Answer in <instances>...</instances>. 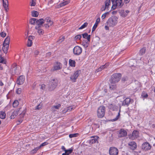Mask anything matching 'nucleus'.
<instances>
[{
  "mask_svg": "<svg viewBox=\"0 0 155 155\" xmlns=\"http://www.w3.org/2000/svg\"><path fill=\"white\" fill-rule=\"evenodd\" d=\"M81 38V36L80 35H78L74 37V39L77 40H80Z\"/></svg>",
  "mask_w": 155,
  "mask_h": 155,
  "instance_id": "37998d69",
  "label": "nucleus"
},
{
  "mask_svg": "<svg viewBox=\"0 0 155 155\" xmlns=\"http://www.w3.org/2000/svg\"><path fill=\"white\" fill-rule=\"evenodd\" d=\"M142 148L144 151H146L150 150L151 146L148 142H145L142 144Z\"/></svg>",
  "mask_w": 155,
  "mask_h": 155,
  "instance_id": "9d476101",
  "label": "nucleus"
},
{
  "mask_svg": "<svg viewBox=\"0 0 155 155\" xmlns=\"http://www.w3.org/2000/svg\"><path fill=\"white\" fill-rule=\"evenodd\" d=\"M10 41V38L9 36H7L4 41L3 45L9 46Z\"/></svg>",
  "mask_w": 155,
  "mask_h": 155,
  "instance_id": "412c9836",
  "label": "nucleus"
},
{
  "mask_svg": "<svg viewBox=\"0 0 155 155\" xmlns=\"http://www.w3.org/2000/svg\"><path fill=\"white\" fill-rule=\"evenodd\" d=\"M68 4V1H66L60 3L59 5L60 7L64 6Z\"/></svg>",
  "mask_w": 155,
  "mask_h": 155,
  "instance_id": "ea45409f",
  "label": "nucleus"
},
{
  "mask_svg": "<svg viewBox=\"0 0 155 155\" xmlns=\"http://www.w3.org/2000/svg\"><path fill=\"white\" fill-rule=\"evenodd\" d=\"M75 108V107L74 105L68 107V111H71L74 110Z\"/></svg>",
  "mask_w": 155,
  "mask_h": 155,
  "instance_id": "a18cd8bd",
  "label": "nucleus"
},
{
  "mask_svg": "<svg viewBox=\"0 0 155 155\" xmlns=\"http://www.w3.org/2000/svg\"><path fill=\"white\" fill-rule=\"evenodd\" d=\"M109 65V63H107L101 66L100 67L101 68V69L102 70L104 69L105 68H107Z\"/></svg>",
  "mask_w": 155,
  "mask_h": 155,
  "instance_id": "58836bf2",
  "label": "nucleus"
},
{
  "mask_svg": "<svg viewBox=\"0 0 155 155\" xmlns=\"http://www.w3.org/2000/svg\"><path fill=\"white\" fill-rule=\"evenodd\" d=\"M141 96L144 98H147L148 97V94L145 92H143L142 93Z\"/></svg>",
  "mask_w": 155,
  "mask_h": 155,
  "instance_id": "c03bdc74",
  "label": "nucleus"
},
{
  "mask_svg": "<svg viewBox=\"0 0 155 155\" xmlns=\"http://www.w3.org/2000/svg\"><path fill=\"white\" fill-rule=\"evenodd\" d=\"M106 9L107 10V8H105V7L104 6H103L101 8V10L102 11H105Z\"/></svg>",
  "mask_w": 155,
  "mask_h": 155,
  "instance_id": "bf43d9fd",
  "label": "nucleus"
},
{
  "mask_svg": "<svg viewBox=\"0 0 155 155\" xmlns=\"http://www.w3.org/2000/svg\"><path fill=\"white\" fill-rule=\"evenodd\" d=\"M110 108L113 110H114L116 108V106L115 105H113L112 104H111L109 105Z\"/></svg>",
  "mask_w": 155,
  "mask_h": 155,
  "instance_id": "4c0bfd02",
  "label": "nucleus"
},
{
  "mask_svg": "<svg viewBox=\"0 0 155 155\" xmlns=\"http://www.w3.org/2000/svg\"><path fill=\"white\" fill-rule=\"evenodd\" d=\"M82 51V49L79 46H76L74 47L73 49V52L75 55H80Z\"/></svg>",
  "mask_w": 155,
  "mask_h": 155,
  "instance_id": "20e7f679",
  "label": "nucleus"
},
{
  "mask_svg": "<svg viewBox=\"0 0 155 155\" xmlns=\"http://www.w3.org/2000/svg\"><path fill=\"white\" fill-rule=\"evenodd\" d=\"M6 62L5 59L4 58L1 56H0V63L5 64Z\"/></svg>",
  "mask_w": 155,
  "mask_h": 155,
  "instance_id": "a19ab883",
  "label": "nucleus"
},
{
  "mask_svg": "<svg viewBox=\"0 0 155 155\" xmlns=\"http://www.w3.org/2000/svg\"><path fill=\"white\" fill-rule=\"evenodd\" d=\"M48 144V143L46 142H45L42 143L40 146L41 147L43 146L47 145Z\"/></svg>",
  "mask_w": 155,
  "mask_h": 155,
  "instance_id": "864d4df0",
  "label": "nucleus"
},
{
  "mask_svg": "<svg viewBox=\"0 0 155 155\" xmlns=\"http://www.w3.org/2000/svg\"><path fill=\"white\" fill-rule=\"evenodd\" d=\"M10 72L12 74L14 75L18 72L17 66L16 64H13L10 70Z\"/></svg>",
  "mask_w": 155,
  "mask_h": 155,
  "instance_id": "1a4fd4ad",
  "label": "nucleus"
},
{
  "mask_svg": "<svg viewBox=\"0 0 155 155\" xmlns=\"http://www.w3.org/2000/svg\"><path fill=\"white\" fill-rule=\"evenodd\" d=\"M65 38L64 37V36H60L58 40L57 41V42L58 43H60L62 42L64 40Z\"/></svg>",
  "mask_w": 155,
  "mask_h": 155,
  "instance_id": "473e14b6",
  "label": "nucleus"
},
{
  "mask_svg": "<svg viewBox=\"0 0 155 155\" xmlns=\"http://www.w3.org/2000/svg\"><path fill=\"white\" fill-rule=\"evenodd\" d=\"M112 86H113V87H112L111 86H110V89H115L116 88V85H112Z\"/></svg>",
  "mask_w": 155,
  "mask_h": 155,
  "instance_id": "338daca9",
  "label": "nucleus"
},
{
  "mask_svg": "<svg viewBox=\"0 0 155 155\" xmlns=\"http://www.w3.org/2000/svg\"><path fill=\"white\" fill-rule=\"evenodd\" d=\"M45 85L44 84H42L41 85V88L43 90L45 89Z\"/></svg>",
  "mask_w": 155,
  "mask_h": 155,
  "instance_id": "4d7b16f0",
  "label": "nucleus"
},
{
  "mask_svg": "<svg viewBox=\"0 0 155 155\" xmlns=\"http://www.w3.org/2000/svg\"><path fill=\"white\" fill-rule=\"evenodd\" d=\"M105 107L103 106H100L98 109L97 115L99 118H102L104 116L105 112Z\"/></svg>",
  "mask_w": 155,
  "mask_h": 155,
  "instance_id": "7ed1b4c3",
  "label": "nucleus"
},
{
  "mask_svg": "<svg viewBox=\"0 0 155 155\" xmlns=\"http://www.w3.org/2000/svg\"><path fill=\"white\" fill-rule=\"evenodd\" d=\"M127 79V78L126 77H123L122 79V80L123 81H126Z\"/></svg>",
  "mask_w": 155,
  "mask_h": 155,
  "instance_id": "69168bd1",
  "label": "nucleus"
},
{
  "mask_svg": "<svg viewBox=\"0 0 155 155\" xmlns=\"http://www.w3.org/2000/svg\"><path fill=\"white\" fill-rule=\"evenodd\" d=\"M45 20L43 18L40 19L39 20L37 19V25L38 26H40L44 22Z\"/></svg>",
  "mask_w": 155,
  "mask_h": 155,
  "instance_id": "bb28decb",
  "label": "nucleus"
},
{
  "mask_svg": "<svg viewBox=\"0 0 155 155\" xmlns=\"http://www.w3.org/2000/svg\"><path fill=\"white\" fill-rule=\"evenodd\" d=\"M146 51V47H143L140 50L139 52V54L141 55L144 54L145 53Z\"/></svg>",
  "mask_w": 155,
  "mask_h": 155,
  "instance_id": "c756f323",
  "label": "nucleus"
},
{
  "mask_svg": "<svg viewBox=\"0 0 155 155\" xmlns=\"http://www.w3.org/2000/svg\"><path fill=\"white\" fill-rule=\"evenodd\" d=\"M127 131L124 129H121L118 131V136L122 137L127 136Z\"/></svg>",
  "mask_w": 155,
  "mask_h": 155,
  "instance_id": "ddd939ff",
  "label": "nucleus"
},
{
  "mask_svg": "<svg viewBox=\"0 0 155 155\" xmlns=\"http://www.w3.org/2000/svg\"><path fill=\"white\" fill-rule=\"evenodd\" d=\"M42 103H40L35 108L36 110H40L41 109L42 107Z\"/></svg>",
  "mask_w": 155,
  "mask_h": 155,
  "instance_id": "e433bc0d",
  "label": "nucleus"
},
{
  "mask_svg": "<svg viewBox=\"0 0 155 155\" xmlns=\"http://www.w3.org/2000/svg\"><path fill=\"white\" fill-rule=\"evenodd\" d=\"M118 22V18L115 16H113L109 18L107 21V25L110 27L115 26Z\"/></svg>",
  "mask_w": 155,
  "mask_h": 155,
  "instance_id": "f257e3e1",
  "label": "nucleus"
},
{
  "mask_svg": "<svg viewBox=\"0 0 155 155\" xmlns=\"http://www.w3.org/2000/svg\"><path fill=\"white\" fill-rule=\"evenodd\" d=\"M31 152V154H34V153H36V152H37V151H36V150H35V149H34L32 150Z\"/></svg>",
  "mask_w": 155,
  "mask_h": 155,
  "instance_id": "0e129e2a",
  "label": "nucleus"
},
{
  "mask_svg": "<svg viewBox=\"0 0 155 155\" xmlns=\"http://www.w3.org/2000/svg\"><path fill=\"white\" fill-rule=\"evenodd\" d=\"M78 134H70L69 136V137L71 138L72 137H77L78 136Z\"/></svg>",
  "mask_w": 155,
  "mask_h": 155,
  "instance_id": "79ce46f5",
  "label": "nucleus"
},
{
  "mask_svg": "<svg viewBox=\"0 0 155 155\" xmlns=\"http://www.w3.org/2000/svg\"><path fill=\"white\" fill-rule=\"evenodd\" d=\"M61 106L60 104H58L57 105H54L51 107V109L52 111H55L56 110L59 109Z\"/></svg>",
  "mask_w": 155,
  "mask_h": 155,
  "instance_id": "b1692460",
  "label": "nucleus"
},
{
  "mask_svg": "<svg viewBox=\"0 0 155 155\" xmlns=\"http://www.w3.org/2000/svg\"><path fill=\"white\" fill-rule=\"evenodd\" d=\"M35 29L37 31V32L39 35H43L44 32V30L41 28L40 26H36Z\"/></svg>",
  "mask_w": 155,
  "mask_h": 155,
  "instance_id": "a211bd4d",
  "label": "nucleus"
},
{
  "mask_svg": "<svg viewBox=\"0 0 155 155\" xmlns=\"http://www.w3.org/2000/svg\"><path fill=\"white\" fill-rule=\"evenodd\" d=\"M119 151L118 149L115 147H110L109 150V153L110 155H117Z\"/></svg>",
  "mask_w": 155,
  "mask_h": 155,
  "instance_id": "423d86ee",
  "label": "nucleus"
},
{
  "mask_svg": "<svg viewBox=\"0 0 155 155\" xmlns=\"http://www.w3.org/2000/svg\"><path fill=\"white\" fill-rule=\"evenodd\" d=\"M120 111H121L120 107L117 115L116 117L115 118L111 120L112 121H113V122L115 121H117V120H118V119L120 117Z\"/></svg>",
  "mask_w": 155,
  "mask_h": 155,
  "instance_id": "cd10ccee",
  "label": "nucleus"
},
{
  "mask_svg": "<svg viewBox=\"0 0 155 155\" xmlns=\"http://www.w3.org/2000/svg\"><path fill=\"white\" fill-rule=\"evenodd\" d=\"M51 18L49 17H47L45 18V21L47 23H48L50 21H51Z\"/></svg>",
  "mask_w": 155,
  "mask_h": 155,
  "instance_id": "de8ad7c7",
  "label": "nucleus"
},
{
  "mask_svg": "<svg viewBox=\"0 0 155 155\" xmlns=\"http://www.w3.org/2000/svg\"><path fill=\"white\" fill-rule=\"evenodd\" d=\"M21 89L20 88H18L16 91V93L18 94H20L21 92Z\"/></svg>",
  "mask_w": 155,
  "mask_h": 155,
  "instance_id": "49530a36",
  "label": "nucleus"
},
{
  "mask_svg": "<svg viewBox=\"0 0 155 155\" xmlns=\"http://www.w3.org/2000/svg\"><path fill=\"white\" fill-rule=\"evenodd\" d=\"M31 15L33 17H37L38 15V13L37 11H33L31 12Z\"/></svg>",
  "mask_w": 155,
  "mask_h": 155,
  "instance_id": "2f4dec72",
  "label": "nucleus"
},
{
  "mask_svg": "<svg viewBox=\"0 0 155 155\" xmlns=\"http://www.w3.org/2000/svg\"><path fill=\"white\" fill-rule=\"evenodd\" d=\"M35 37L33 36H29L28 37V40L29 41H32L33 40L35 39Z\"/></svg>",
  "mask_w": 155,
  "mask_h": 155,
  "instance_id": "09e8293b",
  "label": "nucleus"
},
{
  "mask_svg": "<svg viewBox=\"0 0 155 155\" xmlns=\"http://www.w3.org/2000/svg\"><path fill=\"white\" fill-rule=\"evenodd\" d=\"M131 99L129 98H126L123 101L122 103V105L123 106H128L130 104V102Z\"/></svg>",
  "mask_w": 155,
  "mask_h": 155,
  "instance_id": "6ab92c4d",
  "label": "nucleus"
},
{
  "mask_svg": "<svg viewBox=\"0 0 155 155\" xmlns=\"http://www.w3.org/2000/svg\"><path fill=\"white\" fill-rule=\"evenodd\" d=\"M128 145L130 146V149L132 150H135L137 147L136 143L134 141L130 142L128 143Z\"/></svg>",
  "mask_w": 155,
  "mask_h": 155,
  "instance_id": "dca6fc26",
  "label": "nucleus"
},
{
  "mask_svg": "<svg viewBox=\"0 0 155 155\" xmlns=\"http://www.w3.org/2000/svg\"><path fill=\"white\" fill-rule=\"evenodd\" d=\"M129 12L130 11L129 10H127L125 11L124 10H120L119 13L121 16L124 18L128 15Z\"/></svg>",
  "mask_w": 155,
  "mask_h": 155,
  "instance_id": "2eb2a0df",
  "label": "nucleus"
},
{
  "mask_svg": "<svg viewBox=\"0 0 155 155\" xmlns=\"http://www.w3.org/2000/svg\"><path fill=\"white\" fill-rule=\"evenodd\" d=\"M61 149L63 150L64 151H65L66 152H68V150L65 149V148L64 146H62L61 147Z\"/></svg>",
  "mask_w": 155,
  "mask_h": 155,
  "instance_id": "680f3d73",
  "label": "nucleus"
},
{
  "mask_svg": "<svg viewBox=\"0 0 155 155\" xmlns=\"http://www.w3.org/2000/svg\"><path fill=\"white\" fill-rule=\"evenodd\" d=\"M79 75V71H76L70 77V79L73 82L76 81V79Z\"/></svg>",
  "mask_w": 155,
  "mask_h": 155,
  "instance_id": "f8f14e48",
  "label": "nucleus"
},
{
  "mask_svg": "<svg viewBox=\"0 0 155 155\" xmlns=\"http://www.w3.org/2000/svg\"><path fill=\"white\" fill-rule=\"evenodd\" d=\"M6 33L3 31L0 34V35H1V36L3 38L5 37L6 36Z\"/></svg>",
  "mask_w": 155,
  "mask_h": 155,
  "instance_id": "3c124183",
  "label": "nucleus"
},
{
  "mask_svg": "<svg viewBox=\"0 0 155 155\" xmlns=\"http://www.w3.org/2000/svg\"><path fill=\"white\" fill-rule=\"evenodd\" d=\"M3 6L6 12H7L8 10V0H2Z\"/></svg>",
  "mask_w": 155,
  "mask_h": 155,
  "instance_id": "f3484780",
  "label": "nucleus"
},
{
  "mask_svg": "<svg viewBox=\"0 0 155 155\" xmlns=\"http://www.w3.org/2000/svg\"><path fill=\"white\" fill-rule=\"evenodd\" d=\"M41 148V147H40V146H39L37 147H36V148H35L34 149H35V150L37 152V151L39 149Z\"/></svg>",
  "mask_w": 155,
  "mask_h": 155,
  "instance_id": "774afa93",
  "label": "nucleus"
},
{
  "mask_svg": "<svg viewBox=\"0 0 155 155\" xmlns=\"http://www.w3.org/2000/svg\"><path fill=\"white\" fill-rule=\"evenodd\" d=\"M25 81V77L24 75H21L17 78L16 83L18 85H21L23 84Z\"/></svg>",
  "mask_w": 155,
  "mask_h": 155,
  "instance_id": "9b49d317",
  "label": "nucleus"
},
{
  "mask_svg": "<svg viewBox=\"0 0 155 155\" xmlns=\"http://www.w3.org/2000/svg\"><path fill=\"white\" fill-rule=\"evenodd\" d=\"M91 139L88 140V143L90 144H92L95 143L99 139V137L97 136H93L91 137Z\"/></svg>",
  "mask_w": 155,
  "mask_h": 155,
  "instance_id": "4468645a",
  "label": "nucleus"
},
{
  "mask_svg": "<svg viewBox=\"0 0 155 155\" xmlns=\"http://www.w3.org/2000/svg\"><path fill=\"white\" fill-rule=\"evenodd\" d=\"M139 132L137 130L133 131L132 133L130 134L129 136V139L132 140H134L136 139L138 136Z\"/></svg>",
  "mask_w": 155,
  "mask_h": 155,
  "instance_id": "0eeeda50",
  "label": "nucleus"
},
{
  "mask_svg": "<svg viewBox=\"0 0 155 155\" xmlns=\"http://www.w3.org/2000/svg\"><path fill=\"white\" fill-rule=\"evenodd\" d=\"M8 47L9 46L8 45H3L2 49L3 51L6 54L7 53L8 49Z\"/></svg>",
  "mask_w": 155,
  "mask_h": 155,
  "instance_id": "a878e982",
  "label": "nucleus"
},
{
  "mask_svg": "<svg viewBox=\"0 0 155 155\" xmlns=\"http://www.w3.org/2000/svg\"><path fill=\"white\" fill-rule=\"evenodd\" d=\"M82 45L85 48H87L89 44L87 42L83 41L82 42Z\"/></svg>",
  "mask_w": 155,
  "mask_h": 155,
  "instance_id": "c9c22d12",
  "label": "nucleus"
},
{
  "mask_svg": "<svg viewBox=\"0 0 155 155\" xmlns=\"http://www.w3.org/2000/svg\"><path fill=\"white\" fill-rule=\"evenodd\" d=\"M58 80L56 79H52L51 81V84L49 87L50 91L53 90L54 88H56L58 85Z\"/></svg>",
  "mask_w": 155,
  "mask_h": 155,
  "instance_id": "39448f33",
  "label": "nucleus"
},
{
  "mask_svg": "<svg viewBox=\"0 0 155 155\" xmlns=\"http://www.w3.org/2000/svg\"><path fill=\"white\" fill-rule=\"evenodd\" d=\"M83 38H84L86 39L88 41H90L91 35H88L87 33H85L82 35Z\"/></svg>",
  "mask_w": 155,
  "mask_h": 155,
  "instance_id": "393cba45",
  "label": "nucleus"
},
{
  "mask_svg": "<svg viewBox=\"0 0 155 155\" xmlns=\"http://www.w3.org/2000/svg\"><path fill=\"white\" fill-rule=\"evenodd\" d=\"M36 5V3L35 1H32L31 2V6H35Z\"/></svg>",
  "mask_w": 155,
  "mask_h": 155,
  "instance_id": "052dcab7",
  "label": "nucleus"
},
{
  "mask_svg": "<svg viewBox=\"0 0 155 155\" xmlns=\"http://www.w3.org/2000/svg\"><path fill=\"white\" fill-rule=\"evenodd\" d=\"M121 74L120 73H114L111 76L110 82L111 83H116L118 82L121 79Z\"/></svg>",
  "mask_w": 155,
  "mask_h": 155,
  "instance_id": "f03ea898",
  "label": "nucleus"
},
{
  "mask_svg": "<svg viewBox=\"0 0 155 155\" xmlns=\"http://www.w3.org/2000/svg\"><path fill=\"white\" fill-rule=\"evenodd\" d=\"M19 110H14L10 116L11 119H13L18 114Z\"/></svg>",
  "mask_w": 155,
  "mask_h": 155,
  "instance_id": "aec40b11",
  "label": "nucleus"
},
{
  "mask_svg": "<svg viewBox=\"0 0 155 155\" xmlns=\"http://www.w3.org/2000/svg\"><path fill=\"white\" fill-rule=\"evenodd\" d=\"M19 104V102L17 100H15L14 101L13 104V107H16Z\"/></svg>",
  "mask_w": 155,
  "mask_h": 155,
  "instance_id": "f704fd0d",
  "label": "nucleus"
},
{
  "mask_svg": "<svg viewBox=\"0 0 155 155\" xmlns=\"http://www.w3.org/2000/svg\"><path fill=\"white\" fill-rule=\"evenodd\" d=\"M62 67V64L60 62H55L54 64L53 70V71L60 70L61 68Z\"/></svg>",
  "mask_w": 155,
  "mask_h": 155,
  "instance_id": "6e6552de",
  "label": "nucleus"
},
{
  "mask_svg": "<svg viewBox=\"0 0 155 155\" xmlns=\"http://www.w3.org/2000/svg\"><path fill=\"white\" fill-rule=\"evenodd\" d=\"M69 64L70 66L74 68L76 65V62L74 60L70 59L69 60Z\"/></svg>",
  "mask_w": 155,
  "mask_h": 155,
  "instance_id": "4be33fe9",
  "label": "nucleus"
},
{
  "mask_svg": "<svg viewBox=\"0 0 155 155\" xmlns=\"http://www.w3.org/2000/svg\"><path fill=\"white\" fill-rule=\"evenodd\" d=\"M29 23L33 25H37V19L35 18H31L29 20Z\"/></svg>",
  "mask_w": 155,
  "mask_h": 155,
  "instance_id": "5701e85b",
  "label": "nucleus"
},
{
  "mask_svg": "<svg viewBox=\"0 0 155 155\" xmlns=\"http://www.w3.org/2000/svg\"><path fill=\"white\" fill-rule=\"evenodd\" d=\"M53 24V22L52 21H50L48 23H46L45 25V27L46 28H48L50 26L52 25Z\"/></svg>",
  "mask_w": 155,
  "mask_h": 155,
  "instance_id": "7c9ffc66",
  "label": "nucleus"
},
{
  "mask_svg": "<svg viewBox=\"0 0 155 155\" xmlns=\"http://www.w3.org/2000/svg\"><path fill=\"white\" fill-rule=\"evenodd\" d=\"M88 25V23L87 22H85L83 24L80 28H79V29H82L85 28H86Z\"/></svg>",
  "mask_w": 155,
  "mask_h": 155,
  "instance_id": "72a5a7b5",
  "label": "nucleus"
},
{
  "mask_svg": "<svg viewBox=\"0 0 155 155\" xmlns=\"http://www.w3.org/2000/svg\"><path fill=\"white\" fill-rule=\"evenodd\" d=\"M32 41L28 40L27 43V46L28 47H31L32 45Z\"/></svg>",
  "mask_w": 155,
  "mask_h": 155,
  "instance_id": "8fccbe9b",
  "label": "nucleus"
},
{
  "mask_svg": "<svg viewBox=\"0 0 155 155\" xmlns=\"http://www.w3.org/2000/svg\"><path fill=\"white\" fill-rule=\"evenodd\" d=\"M97 25H96V24H94V25L93 26V28L92 29V32H93V31H95V30L97 28Z\"/></svg>",
  "mask_w": 155,
  "mask_h": 155,
  "instance_id": "603ef678",
  "label": "nucleus"
},
{
  "mask_svg": "<svg viewBox=\"0 0 155 155\" xmlns=\"http://www.w3.org/2000/svg\"><path fill=\"white\" fill-rule=\"evenodd\" d=\"M107 14V13H105L104 14H103L102 15L101 17L102 19H104L106 17Z\"/></svg>",
  "mask_w": 155,
  "mask_h": 155,
  "instance_id": "13d9d810",
  "label": "nucleus"
},
{
  "mask_svg": "<svg viewBox=\"0 0 155 155\" xmlns=\"http://www.w3.org/2000/svg\"><path fill=\"white\" fill-rule=\"evenodd\" d=\"M39 52L38 50H36L34 52V54L35 55L37 56L39 54Z\"/></svg>",
  "mask_w": 155,
  "mask_h": 155,
  "instance_id": "6e6d98bb",
  "label": "nucleus"
},
{
  "mask_svg": "<svg viewBox=\"0 0 155 155\" xmlns=\"http://www.w3.org/2000/svg\"><path fill=\"white\" fill-rule=\"evenodd\" d=\"M100 18H98L96 19L95 24H96V25H98V23L100 22Z\"/></svg>",
  "mask_w": 155,
  "mask_h": 155,
  "instance_id": "5fc2aeb1",
  "label": "nucleus"
},
{
  "mask_svg": "<svg viewBox=\"0 0 155 155\" xmlns=\"http://www.w3.org/2000/svg\"><path fill=\"white\" fill-rule=\"evenodd\" d=\"M73 148H71L68 149V154L71 153H72V151L73 150Z\"/></svg>",
  "mask_w": 155,
  "mask_h": 155,
  "instance_id": "e2e57ef3",
  "label": "nucleus"
},
{
  "mask_svg": "<svg viewBox=\"0 0 155 155\" xmlns=\"http://www.w3.org/2000/svg\"><path fill=\"white\" fill-rule=\"evenodd\" d=\"M6 117V114L5 112L3 111H0V118L2 119H5Z\"/></svg>",
  "mask_w": 155,
  "mask_h": 155,
  "instance_id": "c85d7f7f",
  "label": "nucleus"
}]
</instances>
